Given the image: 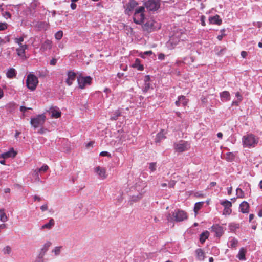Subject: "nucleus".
Wrapping results in <instances>:
<instances>
[{"mask_svg": "<svg viewBox=\"0 0 262 262\" xmlns=\"http://www.w3.org/2000/svg\"><path fill=\"white\" fill-rule=\"evenodd\" d=\"M259 138L252 134H248L242 137V143L245 148H253L258 144Z\"/></svg>", "mask_w": 262, "mask_h": 262, "instance_id": "nucleus-1", "label": "nucleus"}, {"mask_svg": "<svg viewBox=\"0 0 262 262\" xmlns=\"http://www.w3.org/2000/svg\"><path fill=\"white\" fill-rule=\"evenodd\" d=\"M166 217L168 222H182L187 219V215L184 211L178 210L173 212L172 215L168 213Z\"/></svg>", "mask_w": 262, "mask_h": 262, "instance_id": "nucleus-2", "label": "nucleus"}, {"mask_svg": "<svg viewBox=\"0 0 262 262\" xmlns=\"http://www.w3.org/2000/svg\"><path fill=\"white\" fill-rule=\"evenodd\" d=\"M145 8L143 6H140L135 9L133 20L137 24H141L145 19L144 15Z\"/></svg>", "mask_w": 262, "mask_h": 262, "instance_id": "nucleus-3", "label": "nucleus"}, {"mask_svg": "<svg viewBox=\"0 0 262 262\" xmlns=\"http://www.w3.org/2000/svg\"><path fill=\"white\" fill-rule=\"evenodd\" d=\"M46 119V116L44 114H40L37 116L31 118L30 123L34 129L42 126Z\"/></svg>", "mask_w": 262, "mask_h": 262, "instance_id": "nucleus-4", "label": "nucleus"}, {"mask_svg": "<svg viewBox=\"0 0 262 262\" xmlns=\"http://www.w3.org/2000/svg\"><path fill=\"white\" fill-rule=\"evenodd\" d=\"M173 147L177 152H182L188 150L190 147V144L188 142L181 140L178 142L174 143Z\"/></svg>", "mask_w": 262, "mask_h": 262, "instance_id": "nucleus-5", "label": "nucleus"}, {"mask_svg": "<svg viewBox=\"0 0 262 262\" xmlns=\"http://www.w3.org/2000/svg\"><path fill=\"white\" fill-rule=\"evenodd\" d=\"M38 81L37 78L32 74H29L27 78V86L31 91H34L38 84Z\"/></svg>", "mask_w": 262, "mask_h": 262, "instance_id": "nucleus-6", "label": "nucleus"}, {"mask_svg": "<svg viewBox=\"0 0 262 262\" xmlns=\"http://www.w3.org/2000/svg\"><path fill=\"white\" fill-rule=\"evenodd\" d=\"M144 6L149 11H157L160 8V0H147L144 3Z\"/></svg>", "mask_w": 262, "mask_h": 262, "instance_id": "nucleus-7", "label": "nucleus"}, {"mask_svg": "<svg viewBox=\"0 0 262 262\" xmlns=\"http://www.w3.org/2000/svg\"><path fill=\"white\" fill-rule=\"evenodd\" d=\"M156 25H158V24L153 19H148L146 22L143 25L142 28L144 31L151 32L160 28V27Z\"/></svg>", "mask_w": 262, "mask_h": 262, "instance_id": "nucleus-8", "label": "nucleus"}, {"mask_svg": "<svg viewBox=\"0 0 262 262\" xmlns=\"http://www.w3.org/2000/svg\"><path fill=\"white\" fill-rule=\"evenodd\" d=\"M138 5V3L135 0L130 1L127 4H126L125 6V14L130 15L133 11L135 9L137 8V6Z\"/></svg>", "mask_w": 262, "mask_h": 262, "instance_id": "nucleus-9", "label": "nucleus"}, {"mask_svg": "<svg viewBox=\"0 0 262 262\" xmlns=\"http://www.w3.org/2000/svg\"><path fill=\"white\" fill-rule=\"evenodd\" d=\"M79 87L80 89H84L87 85H90L92 81V78L90 76L79 77L77 79Z\"/></svg>", "mask_w": 262, "mask_h": 262, "instance_id": "nucleus-10", "label": "nucleus"}, {"mask_svg": "<svg viewBox=\"0 0 262 262\" xmlns=\"http://www.w3.org/2000/svg\"><path fill=\"white\" fill-rule=\"evenodd\" d=\"M51 245V243L49 241H47L46 243H45L42 247L40 249V252L37 257L41 259H43V256H45Z\"/></svg>", "mask_w": 262, "mask_h": 262, "instance_id": "nucleus-11", "label": "nucleus"}, {"mask_svg": "<svg viewBox=\"0 0 262 262\" xmlns=\"http://www.w3.org/2000/svg\"><path fill=\"white\" fill-rule=\"evenodd\" d=\"M211 230L215 233V235L217 237H221L224 233L223 227L218 224L213 225L211 227Z\"/></svg>", "mask_w": 262, "mask_h": 262, "instance_id": "nucleus-12", "label": "nucleus"}, {"mask_svg": "<svg viewBox=\"0 0 262 262\" xmlns=\"http://www.w3.org/2000/svg\"><path fill=\"white\" fill-rule=\"evenodd\" d=\"M95 171L102 179H104L107 177V175L106 174V169L103 167L99 166H97L95 168Z\"/></svg>", "mask_w": 262, "mask_h": 262, "instance_id": "nucleus-13", "label": "nucleus"}, {"mask_svg": "<svg viewBox=\"0 0 262 262\" xmlns=\"http://www.w3.org/2000/svg\"><path fill=\"white\" fill-rule=\"evenodd\" d=\"M76 74L73 71H70L68 73V78L66 79V82L68 85L72 84L73 82L75 80Z\"/></svg>", "mask_w": 262, "mask_h": 262, "instance_id": "nucleus-14", "label": "nucleus"}, {"mask_svg": "<svg viewBox=\"0 0 262 262\" xmlns=\"http://www.w3.org/2000/svg\"><path fill=\"white\" fill-rule=\"evenodd\" d=\"M27 49L28 45L26 44L19 46V47L16 49L17 55L22 58L25 57V51Z\"/></svg>", "mask_w": 262, "mask_h": 262, "instance_id": "nucleus-15", "label": "nucleus"}, {"mask_svg": "<svg viewBox=\"0 0 262 262\" xmlns=\"http://www.w3.org/2000/svg\"><path fill=\"white\" fill-rule=\"evenodd\" d=\"M55 225V221L53 218L49 220V222L43 224L40 227L41 230H50Z\"/></svg>", "mask_w": 262, "mask_h": 262, "instance_id": "nucleus-16", "label": "nucleus"}, {"mask_svg": "<svg viewBox=\"0 0 262 262\" xmlns=\"http://www.w3.org/2000/svg\"><path fill=\"white\" fill-rule=\"evenodd\" d=\"M16 155V152L14 150L13 148H11L9 151L4 152L1 154L0 158L4 159L8 158L10 157H14Z\"/></svg>", "mask_w": 262, "mask_h": 262, "instance_id": "nucleus-17", "label": "nucleus"}, {"mask_svg": "<svg viewBox=\"0 0 262 262\" xmlns=\"http://www.w3.org/2000/svg\"><path fill=\"white\" fill-rule=\"evenodd\" d=\"M221 100L222 101L226 102L230 100V94L228 91H223L220 93Z\"/></svg>", "mask_w": 262, "mask_h": 262, "instance_id": "nucleus-18", "label": "nucleus"}, {"mask_svg": "<svg viewBox=\"0 0 262 262\" xmlns=\"http://www.w3.org/2000/svg\"><path fill=\"white\" fill-rule=\"evenodd\" d=\"M249 204L246 201H243L239 205V209L243 213H248L249 211Z\"/></svg>", "mask_w": 262, "mask_h": 262, "instance_id": "nucleus-19", "label": "nucleus"}, {"mask_svg": "<svg viewBox=\"0 0 262 262\" xmlns=\"http://www.w3.org/2000/svg\"><path fill=\"white\" fill-rule=\"evenodd\" d=\"M238 240L236 238L231 237L229 238L228 242V247L230 248H236L238 245Z\"/></svg>", "mask_w": 262, "mask_h": 262, "instance_id": "nucleus-20", "label": "nucleus"}, {"mask_svg": "<svg viewBox=\"0 0 262 262\" xmlns=\"http://www.w3.org/2000/svg\"><path fill=\"white\" fill-rule=\"evenodd\" d=\"M166 138L165 133L164 130H161L160 132L158 133L155 138L156 143H160L161 141Z\"/></svg>", "mask_w": 262, "mask_h": 262, "instance_id": "nucleus-21", "label": "nucleus"}, {"mask_svg": "<svg viewBox=\"0 0 262 262\" xmlns=\"http://www.w3.org/2000/svg\"><path fill=\"white\" fill-rule=\"evenodd\" d=\"M52 42L50 40H46L41 45V49L43 51L50 50L52 48Z\"/></svg>", "mask_w": 262, "mask_h": 262, "instance_id": "nucleus-22", "label": "nucleus"}, {"mask_svg": "<svg viewBox=\"0 0 262 262\" xmlns=\"http://www.w3.org/2000/svg\"><path fill=\"white\" fill-rule=\"evenodd\" d=\"M209 20L210 23L213 24L220 25L222 24V19L220 18V16L218 15L210 17Z\"/></svg>", "mask_w": 262, "mask_h": 262, "instance_id": "nucleus-23", "label": "nucleus"}, {"mask_svg": "<svg viewBox=\"0 0 262 262\" xmlns=\"http://www.w3.org/2000/svg\"><path fill=\"white\" fill-rule=\"evenodd\" d=\"M51 115L53 118H58L61 116V112L59 109L53 108L51 110Z\"/></svg>", "mask_w": 262, "mask_h": 262, "instance_id": "nucleus-24", "label": "nucleus"}, {"mask_svg": "<svg viewBox=\"0 0 262 262\" xmlns=\"http://www.w3.org/2000/svg\"><path fill=\"white\" fill-rule=\"evenodd\" d=\"M150 80V77L149 75H147L145 76V78L144 80L145 83H144V86L143 88V91L145 92H147L150 87V84L149 82Z\"/></svg>", "mask_w": 262, "mask_h": 262, "instance_id": "nucleus-25", "label": "nucleus"}, {"mask_svg": "<svg viewBox=\"0 0 262 262\" xmlns=\"http://www.w3.org/2000/svg\"><path fill=\"white\" fill-rule=\"evenodd\" d=\"M6 76L9 78H13L16 77V70L14 68H10L6 73Z\"/></svg>", "mask_w": 262, "mask_h": 262, "instance_id": "nucleus-26", "label": "nucleus"}, {"mask_svg": "<svg viewBox=\"0 0 262 262\" xmlns=\"http://www.w3.org/2000/svg\"><path fill=\"white\" fill-rule=\"evenodd\" d=\"M209 235V232L208 231H205L202 232L200 235V241L203 244L208 238Z\"/></svg>", "mask_w": 262, "mask_h": 262, "instance_id": "nucleus-27", "label": "nucleus"}, {"mask_svg": "<svg viewBox=\"0 0 262 262\" xmlns=\"http://www.w3.org/2000/svg\"><path fill=\"white\" fill-rule=\"evenodd\" d=\"M196 257L199 260H203L204 258V252L201 249H198L195 250Z\"/></svg>", "mask_w": 262, "mask_h": 262, "instance_id": "nucleus-28", "label": "nucleus"}, {"mask_svg": "<svg viewBox=\"0 0 262 262\" xmlns=\"http://www.w3.org/2000/svg\"><path fill=\"white\" fill-rule=\"evenodd\" d=\"M245 253L246 250L244 248H242L239 249L238 253L237 255V257L239 260H245Z\"/></svg>", "mask_w": 262, "mask_h": 262, "instance_id": "nucleus-29", "label": "nucleus"}, {"mask_svg": "<svg viewBox=\"0 0 262 262\" xmlns=\"http://www.w3.org/2000/svg\"><path fill=\"white\" fill-rule=\"evenodd\" d=\"M0 221L2 222H6L8 221V217L3 209H0Z\"/></svg>", "mask_w": 262, "mask_h": 262, "instance_id": "nucleus-30", "label": "nucleus"}, {"mask_svg": "<svg viewBox=\"0 0 262 262\" xmlns=\"http://www.w3.org/2000/svg\"><path fill=\"white\" fill-rule=\"evenodd\" d=\"M179 41V39L178 38H176L174 36H172L169 40L168 44H171L172 48H174V46L177 45Z\"/></svg>", "mask_w": 262, "mask_h": 262, "instance_id": "nucleus-31", "label": "nucleus"}, {"mask_svg": "<svg viewBox=\"0 0 262 262\" xmlns=\"http://www.w3.org/2000/svg\"><path fill=\"white\" fill-rule=\"evenodd\" d=\"M133 67L136 68L139 71H142L144 69L143 66L140 64V60L139 59H136L133 64Z\"/></svg>", "mask_w": 262, "mask_h": 262, "instance_id": "nucleus-32", "label": "nucleus"}, {"mask_svg": "<svg viewBox=\"0 0 262 262\" xmlns=\"http://www.w3.org/2000/svg\"><path fill=\"white\" fill-rule=\"evenodd\" d=\"M121 115V112L119 110L115 111L111 115L110 119L111 120H116L118 117Z\"/></svg>", "mask_w": 262, "mask_h": 262, "instance_id": "nucleus-33", "label": "nucleus"}, {"mask_svg": "<svg viewBox=\"0 0 262 262\" xmlns=\"http://www.w3.org/2000/svg\"><path fill=\"white\" fill-rule=\"evenodd\" d=\"M204 204V202H199L195 204L194 207V211L196 214L198 211L201 209Z\"/></svg>", "mask_w": 262, "mask_h": 262, "instance_id": "nucleus-34", "label": "nucleus"}, {"mask_svg": "<svg viewBox=\"0 0 262 262\" xmlns=\"http://www.w3.org/2000/svg\"><path fill=\"white\" fill-rule=\"evenodd\" d=\"M2 251L5 255H10L12 252L11 248L9 246H6L3 249Z\"/></svg>", "mask_w": 262, "mask_h": 262, "instance_id": "nucleus-35", "label": "nucleus"}, {"mask_svg": "<svg viewBox=\"0 0 262 262\" xmlns=\"http://www.w3.org/2000/svg\"><path fill=\"white\" fill-rule=\"evenodd\" d=\"M62 248V246L55 247L52 251V253H54L55 255L58 256L60 254L61 250Z\"/></svg>", "mask_w": 262, "mask_h": 262, "instance_id": "nucleus-36", "label": "nucleus"}, {"mask_svg": "<svg viewBox=\"0 0 262 262\" xmlns=\"http://www.w3.org/2000/svg\"><path fill=\"white\" fill-rule=\"evenodd\" d=\"M221 204L223 205L224 208H231L232 203L230 201L228 200L223 201L221 202Z\"/></svg>", "mask_w": 262, "mask_h": 262, "instance_id": "nucleus-37", "label": "nucleus"}, {"mask_svg": "<svg viewBox=\"0 0 262 262\" xmlns=\"http://www.w3.org/2000/svg\"><path fill=\"white\" fill-rule=\"evenodd\" d=\"M24 37L25 36L23 35L19 38H15L14 39V42L18 44L19 46H20L21 45H24L22 42L24 40Z\"/></svg>", "mask_w": 262, "mask_h": 262, "instance_id": "nucleus-38", "label": "nucleus"}, {"mask_svg": "<svg viewBox=\"0 0 262 262\" xmlns=\"http://www.w3.org/2000/svg\"><path fill=\"white\" fill-rule=\"evenodd\" d=\"M236 191L238 198H243L245 197L244 192L241 188H237Z\"/></svg>", "mask_w": 262, "mask_h": 262, "instance_id": "nucleus-39", "label": "nucleus"}, {"mask_svg": "<svg viewBox=\"0 0 262 262\" xmlns=\"http://www.w3.org/2000/svg\"><path fill=\"white\" fill-rule=\"evenodd\" d=\"M179 99L180 101V103L181 104H182V105L183 106H185L187 104V100L186 99V97L184 96H179Z\"/></svg>", "mask_w": 262, "mask_h": 262, "instance_id": "nucleus-40", "label": "nucleus"}, {"mask_svg": "<svg viewBox=\"0 0 262 262\" xmlns=\"http://www.w3.org/2000/svg\"><path fill=\"white\" fill-rule=\"evenodd\" d=\"M63 36V32L62 31H59L57 32L55 34V37L57 40H60L61 39Z\"/></svg>", "mask_w": 262, "mask_h": 262, "instance_id": "nucleus-41", "label": "nucleus"}, {"mask_svg": "<svg viewBox=\"0 0 262 262\" xmlns=\"http://www.w3.org/2000/svg\"><path fill=\"white\" fill-rule=\"evenodd\" d=\"M149 168L151 172H153L156 170V163H150L149 164Z\"/></svg>", "mask_w": 262, "mask_h": 262, "instance_id": "nucleus-42", "label": "nucleus"}, {"mask_svg": "<svg viewBox=\"0 0 262 262\" xmlns=\"http://www.w3.org/2000/svg\"><path fill=\"white\" fill-rule=\"evenodd\" d=\"M243 185L246 188V191L247 192V193H250V192H251L250 185L247 182L244 183Z\"/></svg>", "mask_w": 262, "mask_h": 262, "instance_id": "nucleus-43", "label": "nucleus"}, {"mask_svg": "<svg viewBox=\"0 0 262 262\" xmlns=\"http://www.w3.org/2000/svg\"><path fill=\"white\" fill-rule=\"evenodd\" d=\"M38 169L40 172H41V171L45 172L49 169V167L47 165H43L40 168H38Z\"/></svg>", "mask_w": 262, "mask_h": 262, "instance_id": "nucleus-44", "label": "nucleus"}, {"mask_svg": "<svg viewBox=\"0 0 262 262\" xmlns=\"http://www.w3.org/2000/svg\"><path fill=\"white\" fill-rule=\"evenodd\" d=\"M152 54V52L151 51H145L143 53V54L141 56L142 58H145L146 56H150Z\"/></svg>", "mask_w": 262, "mask_h": 262, "instance_id": "nucleus-45", "label": "nucleus"}, {"mask_svg": "<svg viewBox=\"0 0 262 262\" xmlns=\"http://www.w3.org/2000/svg\"><path fill=\"white\" fill-rule=\"evenodd\" d=\"M231 211L232 210L231 208H224L223 214L229 215L231 213Z\"/></svg>", "mask_w": 262, "mask_h": 262, "instance_id": "nucleus-46", "label": "nucleus"}, {"mask_svg": "<svg viewBox=\"0 0 262 262\" xmlns=\"http://www.w3.org/2000/svg\"><path fill=\"white\" fill-rule=\"evenodd\" d=\"M3 16L6 19L10 18L11 17V14L9 12L5 11L2 13Z\"/></svg>", "mask_w": 262, "mask_h": 262, "instance_id": "nucleus-47", "label": "nucleus"}, {"mask_svg": "<svg viewBox=\"0 0 262 262\" xmlns=\"http://www.w3.org/2000/svg\"><path fill=\"white\" fill-rule=\"evenodd\" d=\"M7 28V24L5 23H0V31L4 30Z\"/></svg>", "mask_w": 262, "mask_h": 262, "instance_id": "nucleus-48", "label": "nucleus"}, {"mask_svg": "<svg viewBox=\"0 0 262 262\" xmlns=\"http://www.w3.org/2000/svg\"><path fill=\"white\" fill-rule=\"evenodd\" d=\"M235 96L237 98V100H238L239 102H241L242 101V99H243V97L241 95V94L239 93V92H236L235 93Z\"/></svg>", "mask_w": 262, "mask_h": 262, "instance_id": "nucleus-49", "label": "nucleus"}, {"mask_svg": "<svg viewBox=\"0 0 262 262\" xmlns=\"http://www.w3.org/2000/svg\"><path fill=\"white\" fill-rule=\"evenodd\" d=\"M40 209L41 210V211L42 212H44L46 210H48V205H47V204H45L43 205H42L41 207H40Z\"/></svg>", "mask_w": 262, "mask_h": 262, "instance_id": "nucleus-50", "label": "nucleus"}, {"mask_svg": "<svg viewBox=\"0 0 262 262\" xmlns=\"http://www.w3.org/2000/svg\"><path fill=\"white\" fill-rule=\"evenodd\" d=\"M142 198V194L141 193H140L139 195L135 196H133L132 197V199L134 201H137V200L140 199L141 198Z\"/></svg>", "mask_w": 262, "mask_h": 262, "instance_id": "nucleus-51", "label": "nucleus"}, {"mask_svg": "<svg viewBox=\"0 0 262 262\" xmlns=\"http://www.w3.org/2000/svg\"><path fill=\"white\" fill-rule=\"evenodd\" d=\"M30 109H31V108L30 107H26L24 106H21L20 107V111L23 113L25 112L27 110H30Z\"/></svg>", "mask_w": 262, "mask_h": 262, "instance_id": "nucleus-52", "label": "nucleus"}, {"mask_svg": "<svg viewBox=\"0 0 262 262\" xmlns=\"http://www.w3.org/2000/svg\"><path fill=\"white\" fill-rule=\"evenodd\" d=\"M100 155L101 156H110V154L107 151H102L100 153Z\"/></svg>", "mask_w": 262, "mask_h": 262, "instance_id": "nucleus-53", "label": "nucleus"}, {"mask_svg": "<svg viewBox=\"0 0 262 262\" xmlns=\"http://www.w3.org/2000/svg\"><path fill=\"white\" fill-rule=\"evenodd\" d=\"M176 184V181H171L168 183V186L169 187H173Z\"/></svg>", "mask_w": 262, "mask_h": 262, "instance_id": "nucleus-54", "label": "nucleus"}, {"mask_svg": "<svg viewBox=\"0 0 262 262\" xmlns=\"http://www.w3.org/2000/svg\"><path fill=\"white\" fill-rule=\"evenodd\" d=\"M57 60L55 58H53L50 61V64L52 66H55L57 63Z\"/></svg>", "mask_w": 262, "mask_h": 262, "instance_id": "nucleus-55", "label": "nucleus"}, {"mask_svg": "<svg viewBox=\"0 0 262 262\" xmlns=\"http://www.w3.org/2000/svg\"><path fill=\"white\" fill-rule=\"evenodd\" d=\"M205 16L203 15L201 17V24L203 26H205Z\"/></svg>", "mask_w": 262, "mask_h": 262, "instance_id": "nucleus-56", "label": "nucleus"}, {"mask_svg": "<svg viewBox=\"0 0 262 262\" xmlns=\"http://www.w3.org/2000/svg\"><path fill=\"white\" fill-rule=\"evenodd\" d=\"M226 51V49L225 48H223L222 49H221L220 51H219L217 53V54L218 55H222Z\"/></svg>", "mask_w": 262, "mask_h": 262, "instance_id": "nucleus-57", "label": "nucleus"}, {"mask_svg": "<svg viewBox=\"0 0 262 262\" xmlns=\"http://www.w3.org/2000/svg\"><path fill=\"white\" fill-rule=\"evenodd\" d=\"M70 6L72 10H75L77 7V5L75 3L72 2Z\"/></svg>", "mask_w": 262, "mask_h": 262, "instance_id": "nucleus-58", "label": "nucleus"}, {"mask_svg": "<svg viewBox=\"0 0 262 262\" xmlns=\"http://www.w3.org/2000/svg\"><path fill=\"white\" fill-rule=\"evenodd\" d=\"M241 56L243 57V58H245L247 55V52L246 51H243L241 52Z\"/></svg>", "mask_w": 262, "mask_h": 262, "instance_id": "nucleus-59", "label": "nucleus"}, {"mask_svg": "<svg viewBox=\"0 0 262 262\" xmlns=\"http://www.w3.org/2000/svg\"><path fill=\"white\" fill-rule=\"evenodd\" d=\"M165 58V55L164 54H162V53H160L158 55V58L160 60H163Z\"/></svg>", "mask_w": 262, "mask_h": 262, "instance_id": "nucleus-60", "label": "nucleus"}, {"mask_svg": "<svg viewBox=\"0 0 262 262\" xmlns=\"http://www.w3.org/2000/svg\"><path fill=\"white\" fill-rule=\"evenodd\" d=\"M39 172H40V171H39L38 168L35 169L33 172V174L34 175V177L39 176Z\"/></svg>", "mask_w": 262, "mask_h": 262, "instance_id": "nucleus-61", "label": "nucleus"}, {"mask_svg": "<svg viewBox=\"0 0 262 262\" xmlns=\"http://www.w3.org/2000/svg\"><path fill=\"white\" fill-rule=\"evenodd\" d=\"M34 262H43V259L37 257Z\"/></svg>", "mask_w": 262, "mask_h": 262, "instance_id": "nucleus-62", "label": "nucleus"}, {"mask_svg": "<svg viewBox=\"0 0 262 262\" xmlns=\"http://www.w3.org/2000/svg\"><path fill=\"white\" fill-rule=\"evenodd\" d=\"M94 142L93 141H91L90 142H89L86 145V147H89L90 146H92L94 144Z\"/></svg>", "mask_w": 262, "mask_h": 262, "instance_id": "nucleus-63", "label": "nucleus"}, {"mask_svg": "<svg viewBox=\"0 0 262 262\" xmlns=\"http://www.w3.org/2000/svg\"><path fill=\"white\" fill-rule=\"evenodd\" d=\"M261 208L259 210V211L258 212V215L259 217H262V206H261Z\"/></svg>", "mask_w": 262, "mask_h": 262, "instance_id": "nucleus-64", "label": "nucleus"}]
</instances>
